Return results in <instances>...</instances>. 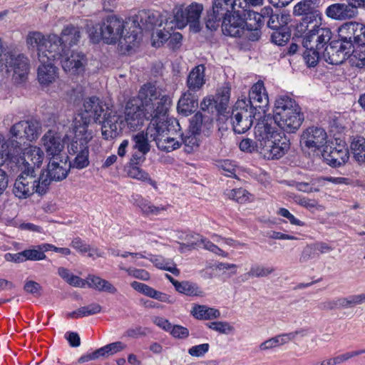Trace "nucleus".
Masks as SVG:
<instances>
[{
	"instance_id": "1",
	"label": "nucleus",
	"mask_w": 365,
	"mask_h": 365,
	"mask_svg": "<svg viewBox=\"0 0 365 365\" xmlns=\"http://www.w3.org/2000/svg\"><path fill=\"white\" fill-rule=\"evenodd\" d=\"M270 118L260 120L255 127L254 142L250 138L243 139L240 143L242 151L252 153L257 151L268 160L282 158L289 149V140L281 133H275L270 128Z\"/></svg>"
},
{
	"instance_id": "2",
	"label": "nucleus",
	"mask_w": 365,
	"mask_h": 365,
	"mask_svg": "<svg viewBox=\"0 0 365 365\" xmlns=\"http://www.w3.org/2000/svg\"><path fill=\"white\" fill-rule=\"evenodd\" d=\"M273 113V116L265 115L261 120L270 118L269 124L275 133H279L275 125L287 133H294L299 129L304 120V115L299 106L294 100L286 96L276 98Z\"/></svg>"
},
{
	"instance_id": "3",
	"label": "nucleus",
	"mask_w": 365,
	"mask_h": 365,
	"mask_svg": "<svg viewBox=\"0 0 365 365\" xmlns=\"http://www.w3.org/2000/svg\"><path fill=\"white\" fill-rule=\"evenodd\" d=\"M128 21H124L116 15H108L103 19L101 25H96L88 31L91 38L94 42L103 40L107 44H114L119 42L122 46H125L128 51L135 46V43H129L125 41V36L130 34Z\"/></svg>"
},
{
	"instance_id": "4",
	"label": "nucleus",
	"mask_w": 365,
	"mask_h": 365,
	"mask_svg": "<svg viewBox=\"0 0 365 365\" xmlns=\"http://www.w3.org/2000/svg\"><path fill=\"white\" fill-rule=\"evenodd\" d=\"M166 19H169L168 14L163 15L153 10L139 11L128 20V26L132 31L125 36V41L137 45L141 39L143 30L150 31L156 26H161Z\"/></svg>"
},
{
	"instance_id": "5",
	"label": "nucleus",
	"mask_w": 365,
	"mask_h": 365,
	"mask_svg": "<svg viewBox=\"0 0 365 365\" xmlns=\"http://www.w3.org/2000/svg\"><path fill=\"white\" fill-rule=\"evenodd\" d=\"M138 98L141 101L140 106L145 108L148 113L156 114L160 119L166 117L171 100L168 96L163 94L155 84H143L138 91Z\"/></svg>"
},
{
	"instance_id": "6",
	"label": "nucleus",
	"mask_w": 365,
	"mask_h": 365,
	"mask_svg": "<svg viewBox=\"0 0 365 365\" xmlns=\"http://www.w3.org/2000/svg\"><path fill=\"white\" fill-rule=\"evenodd\" d=\"M202 11V4L195 2L185 8L176 6L173 10V15L166 19L165 25L168 29H182L189 24L190 31L197 33L201 29L200 18Z\"/></svg>"
},
{
	"instance_id": "7",
	"label": "nucleus",
	"mask_w": 365,
	"mask_h": 365,
	"mask_svg": "<svg viewBox=\"0 0 365 365\" xmlns=\"http://www.w3.org/2000/svg\"><path fill=\"white\" fill-rule=\"evenodd\" d=\"M21 174L16 178L13 192L20 199H26L34 193L45 194L48 190V180L36 175L33 168H21Z\"/></svg>"
},
{
	"instance_id": "8",
	"label": "nucleus",
	"mask_w": 365,
	"mask_h": 365,
	"mask_svg": "<svg viewBox=\"0 0 365 365\" xmlns=\"http://www.w3.org/2000/svg\"><path fill=\"white\" fill-rule=\"evenodd\" d=\"M58 41V36L53 34L45 36L39 31H29L26 37L28 49L36 53L40 62L58 58V47L56 44Z\"/></svg>"
},
{
	"instance_id": "9",
	"label": "nucleus",
	"mask_w": 365,
	"mask_h": 365,
	"mask_svg": "<svg viewBox=\"0 0 365 365\" xmlns=\"http://www.w3.org/2000/svg\"><path fill=\"white\" fill-rule=\"evenodd\" d=\"M245 99H239L235 103L230 115V121L232 129L236 133H244L247 131L253 123V118L256 117L257 113L251 108Z\"/></svg>"
},
{
	"instance_id": "10",
	"label": "nucleus",
	"mask_w": 365,
	"mask_h": 365,
	"mask_svg": "<svg viewBox=\"0 0 365 365\" xmlns=\"http://www.w3.org/2000/svg\"><path fill=\"white\" fill-rule=\"evenodd\" d=\"M124 124L126 123L128 128L131 130L140 129L145 120H150V123L154 120H159L156 114L148 113L142 106L135 105L132 101H129L125 106Z\"/></svg>"
},
{
	"instance_id": "11",
	"label": "nucleus",
	"mask_w": 365,
	"mask_h": 365,
	"mask_svg": "<svg viewBox=\"0 0 365 365\" xmlns=\"http://www.w3.org/2000/svg\"><path fill=\"white\" fill-rule=\"evenodd\" d=\"M41 133V124L39 121L34 119L21 120L11 127L10 133L12 138L6 141L8 143L10 140H14L19 143L17 140L19 139L32 142L38 138ZM19 143L21 148V143Z\"/></svg>"
},
{
	"instance_id": "12",
	"label": "nucleus",
	"mask_w": 365,
	"mask_h": 365,
	"mask_svg": "<svg viewBox=\"0 0 365 365\" xmlns=\"http://www.w3.org/2000/svg\"><path fill=\"white\" fill-rule=\"evenodd\" d=\"M5 66L8 71H13L15 83H21L27 79L30 64L24 54L8 52L5 54Z\"/></svg>"
},
{
	"instance_id": "13",
	"label": "nucleus",
	"mask_w": 365,
	"mask_h": 365,
	"mask_svg": "<svg viewBox=\"0 0 365 365\" xmlns=\"http://www.w3.org/2000/svg\"><path fill=\"white\" fill-rule=\"evenodd\" d=\"M157 126L155 142L158 149L165 152H171L178 149L182 143L170 136V123L167 116L163 119L156 120Z\"/></svg>"
},
{
	"instance_id": "14",
	"label": "nucleus",
	"mask_w": 365,
	"mask_h": 365,
	"mask_svg": "<svg viewBox=\"0 0 365 365\" xmlns=\"http://www.w3.org/2000/svg\"><path fill=\"white\" fill-rule=\"evenodd\" d=\"M21 153L20 143L14 140H10L8 143L0 135V167L19 162L18 155ZM8 178L6 171L0 168V178Z\"/></svg>"
},
{
	"instance_id": "15",
	"label": "nucleus",
	"mask_w": 365,
	"mask_h": 365,
	"mask_svg": "<svg viewBox=\"0 0 365 365\" xmlns=\"http://www.w3.org/2000/svg\"><path fill=\"white\" fill-rule=\"evenodd\" d=\"M71 169L68 163V156L50 159L47 169L41 172V176L48 180V187L52 181H61L65 179Z\"/></svg>"
},
{
	"instance_id": "16",
	"label": "nucleus",
	"mask_w": 365,
	"mask_h": 365,
	"mask_svg": "<svg viewBox=\"0 0 365 365\" xmlns=\"http://www.w3.org/2000/svg\"><path fill=\"white\" fill-rule=\"evenodd\" d=\"M101 123L102 135L106 140H112L121 133L124 127V118L116 111L110 110L104 114Z\"/></svg>"
},
{
	"instance_id": "17",
	"label": "nucleus",
	"mask_w": 365,
	"mask_h": 365,
	"mask_svg": "<svg viewBox=\"0 0 365 365\" xmlns=\"http://www.w3.org/2000/svg\"><path fill=\"white\" fill-rule=\"evenodd\" d=\"M56 60L61 61L62 68L66 73L74 75L83 72L87 64V58L84 53L70 50H67Z\"/></svg>"
},
{
	"instance_id": "18",
	"label": "nucleus",
	"mask_w": 365,
	"mask_h": 365,
	"mask_svg": "<svg viewBox=\"0 0 365 365\" xmlns=\"http://www.w3.org/2000/svg\"><path fill=\"white\" fill-rule=\"evenodd\" d=\"M245 36L252 41H258L261 36V28L264 24L262 9L259 13L250 11H243Z\"/></svg>"
},
{
	"instance_id": "19",
	"label": "nucleus",
	"mask_w": 365,
	"mask_h": 365,
	"mask_svg": "<svg viewBox=\"0 0 365 365\" xmlns=\"http://www.w3.org/2000/svg\"><path fill=\"white\" fill-rule=\"evenodd\" d=\"M332 32L327 27H317L309 29L302 40L304 48H324L331 40Z\"/></svg>"
},
{
	"instance_id": "20",
	"label": "nucleus",
	"mask_w": 365,
	"mask_h": 365,
	"mask_svg": "<svg viewBox=\"0 0 365 365\" xmlns=\"http://www.w3.org/2000/svg\"><path fill=\"white\" fill-rule=\"evenodd\" d=\"M327 138V133L323 128L310 127L302 134L300 144L302 148L315 151L325 145Z\"/></svg>"
},
{
	"instance_id": "21",
	"label": "nucleus",
	"mask_w": 365,
	"mask_h": 365,
	"mask_svg": "<svg viewBox=\"0 0 365 365\" xmlns=\"http://www.w3.org/2000/svg\"><path fill=\"white\" fill-rule=\"evenodd\" d=\"M351 49L340 43V41H332L327 46L322 53V58L329 64L339 65L348 57L350 58Z\"/></svg>"
},
{
	"instance_id": "22",
	"label": "nucleus",
	"mask_w": 365,
	"mask_h": 365,
	"mask_svg": "<svg viewBox=\"0 0 365 365\" xmlns=\"http://www.w3.org/2000/svg\"><path fill=\"white\" fill-rule=\"evenodd\" d=\"M81 34V29L71 24L62 30L61 36H58V41L56 43L58 47V58L67 50H70L71 46L78 43Z\"/></svg>"
},
{
	"instance_id": "23",
	"label": "nucleus",
	"mask_w": 365,
	"mask_h": 365,
	"mask_svg": "<svg viewBox=\"0 0 365 365\" xmlns=\"http://www.w3.org/2000/svg\"><path fill=\"white\" fill-rule=\"evenodd\" d=\"M243 99L247 101V103L249 105L248 108H252V110L256 113L259 108L264 113L269 103V98L264 83L259 81L254 84L250 91L249 98L247 99L245 97Z\"/></svg>"
},
{
	"instance_id": "24",
	"label": "nucleus",
	"mask_w": 365,
	"mask_h": 365,
	"mask_svg": "<svg viewBox=\"0 0 365 365\" xmlns=\"http://www.w3.org/2000/svg\"><path fill=\"white\" fill-rule=\"evenodd\" d=\"M18 158L19 162L11 163V165L14 164L15 166H17V164H20L19 168L24 169L33 168L36 172V169H38L42 165L44 159V153L39 147L30 145L25 148L23 153V158L20 159L19 155ZM11 168L14 169L13 165H11Z\"/></svg>"
},
{
	"instance_id": "25",
	"label": "nucleus",
	"mask_w": 365,
	"mask_h": 365,
	"mask_svg": "<svg viewBox=\"0 0 365 365\" xmlns=\"http://www.w3.org/2000/svg\"><path fill=\"white\" fill-rule=\"evenodd\" d=\"M88 143L72 140L68 145V150L70 155H76L72 161L68 162L71 168L78 170L83 169L89 165Z\"/></svg>"
},
{
	"instance_id": "26",
	"label": "nucleus",
	"mask_w": 365,
	"mask_h": 365,
	"mask_svg": "<svg viewBox=\"0 0 365 365\" xmlns=\"http://www.w3.org/2000/svg\"><path fill=\"white\" fill-rule=\"evenodd\" d=\"M157 123L154 120L148 126L146 131H140L133 135L131 140L133 142V148L143 154H148L150 151V141H155Z\"/></svg>"
},
{
	"instance_id": "27",
	"label": "nucleus",
	"mask_w": 365,
	"mask_h": 365,
	"mask_svg": "<svg viewBox=\"0 0 365 365\" xmlns=\"http://www.w3.org/2000/svg\"><path fill=\"white\" fill-rule=\"evenodd\" d=\"M41 141L50 159L53 158H63L62 153L64 149V143L61 134L53 130H48L42 137Z\"/></svg>"
},
{
	"instance_id": "28",
	"label": "nucleus",
	"mask_w": 365,
	"mask_h": 365,
	"mask_svg": "<svg viewBox=\"0 0 365 365\" xmlns=\"http://www.w3.org/2000/svg\"><path fill=\"white\" fill-rule=\"evenodd\" d=\"M244 20L240 11H234L223 19L222 31L225 35L232 37L245 36Z\"/></svg>"
},
{
	"instance_id": "29",
	"label": "nucleus",
	"mask_w": 365,
	"mask_h": 365,
	"mask_svg": "<svg viewBox=\"0 0 365 365\" xmlns=\"http://www.w3.org/2000/svg\"><path fill=\"white\" fill-rule=\"evenodd\" d=\"M91 123L90 118L84 113H78L73 120L72 129L74 137L72 140L88 143L93 138V133L88 129Z\"/></svg>"
},
{
	"instance_id": "30",
	"label": "nucleus",
	"mask_w": 365,
	"mask_h": 365,
	"mask_svg": "<svg viewBox=\"0 0 365 365\" xmlns=\"http://www.w3.org/2000/svg\"><path fill=\"white\" fill-rule=\"evenodd\" d=\"M349 152L344 145L326 146L323 152V158L327 163L333 167H339L348 160Z\"/></svg>"
},
{
	"instance_id": "31",
	"label": "nucleus",
	"mask_w": 365,
	"mask_h": 365,
	"mask_svg": "<svg viewBox=\"0 0 365 365\" xmlns=\"http://www.w3.org/2000/svg\"><path fill=\"white\" fill-rule=\"evenodd\" d=\"M262 18L264 21L267 19V26L273 30H277L286 26L290 21V15L286 13H274L269 7L262 8Z\"/></svg>"
},
{
	"instance_id": "32",
	"label": "nucleus",
	"mask_w": 365,
	"mask_h": 365,
	"mask_svg": "<svg viewBox=\"0 0 365 365\" xmlns=\"http://www.w3.org/2000/svg\"><path fill=\"white\" fill-rule=\"evenodd\" d=\"M357 14L352 6L349 4L336 3L329 6L326 9L328 17L334 20H346L354 18Z\"/></svg>"
},
{
	"instance_id": "33",
	"label": "nucleus",
	"mask_w": 365,
	"mask_h": 365,
	"mask_svg": "<svg viewBox=\"0 0 365 365\" xmlns=\"http://www.w3.org/2000/svg\"><path fill=\"white\" fill-rule=\"evenodd\" d=\"M52 61L48 59L44 62H41V65L38 68L37 78L42 86H48L58 78V68L52 64Z\"/></svg>"
},
{
	"instance_id": "34",
	"label": "nucleus",
	"mask_w": 365,
	"mask_h": 365,
	"mask_svg": "<svg viewBox=\"0 0 365 365\" xmlns=\"http://www.w3.org/2000/svg\"><path fill=\"white\" fill-rule=\"evenodd\" d=\"M103 103L99 98L96 96H91L86 98L83 101L84 114L86 117L93 118L96 123L101 120V118L104 113Z\"/></svg>"
},
{
	"instance_id": "35",
	"label": "nucleus",
	"mask_w": 365,
	"mask_h": 365,
	"mask_svg": "<svg viewBox=\"0 0 365 365\" xmlns=\"http://www.w3.org/2000/svg\"><path fill=\"white\" fill-rule=\"evenodd\" d=\"M198 107V96L189 90L185 92L178 103V110L185 116L193 113Z\"/></svg>"
},
{
	"instance_id": "36",
	"label": "nucleus",
	"mask_w": 365,
	"mask_h": 365,
	"mask_svg": "<svg viewBox=\"0 0 365 365\" xmlns=\"http://www.w3.org/2000/svg\"><path fill=\"white\" fill-rule=\"evenodd\" d=\"M205 67L202 64H200L191 70L187 78V86L189 90L197 91L202 88L205 83Z\"/></svg>"
},
{
	"instance_id": "37",
	"label": "nucleus",
	"mask_w": 365,
	"mask_h": 365,
	"mask_svg": "<svg viewBox=\"0 0 365 365\" xmlns=\"http://www.w3.org/2000/svg\"><path fill=\"white\" fill-rule=\"evenodd\" d=\"M86 282L90 288L98 292L109 294L117 292V289L110 282L94 274H89L86 279Z\"/></svg>"
},
{
	"instance_id": "38",
	"label": "nucleus",
	"mask_w": 365,
	"mask_h": 365,
	"mask_svg": "<svg viewBox=\"0 0 365 365\" xmlns=\"http://www.w3.org/2000/svg\"><path fill=\"white\" fill-rule=\"evenodd\" d=\"M134 203L140 210L142 214L145 216L158 215L161 212L166 210L165 206H155L149 200L140 196L135 200Z\"/></svg>"
},
{
	"instance_id": "39",
	"label": "nucleus",
	"mask_w": 365,
	"mask_h": 365,
	"mask_svg": "<svg viewBox=\"0 0 365 365\" xmlns=\"http://www.w3.org/2000/svg\"><path fill=\"white\" fill-rule=\"evenodd\" d=\"M125 171L128 177L140 180L142 182H148L155 189L158 188L157 182L150 178L149 174L147 172L142 170L136 165L128 164L125 167Z\"/></svg>"
},
{
	"instance_id": "40",
	"label": "nucleus",
	"mask_w": 365,
	"mask_h": 365,
	"mask_svg": "<svg viewBox=\"0 0 365 365\" xmlns=\"http://www.w3.org/2000/svg\"><path fill=\"white\" fill-rule=\"evenodd\" d=\"M354 29V21L344 23L338 29L340 43H344V45L349 47L350 49H351L353 46Z\"/></svg>"
},
{
	"instance_id": "41",
	"label": "nucleus",
	"mask_w": 365,
	"mask_h": 365,
	"mask_svg": "<svg viewBox=\"0 0 365 365\" xmlns=\"http://www.w3.org/2000/svg\"><path fill=\"white\" fill-rule=\"evenodd\" d=\"M293 186L299 191L310 193L318 192L320 187L324 186V180L318 178L312 179L309 182H294Z\"/></svg>"
},
{
	"instance_id": "42",
	"label": "nucleus",
	"mask_w": 365,
	"mask_h": 365,
	"mask_svg": "<svg viewBox=\"0 0 365 365\" xmlns=\"http://www.w3.org/2000/svg\"><path fill=\"white\" fill-rule=\"evenodd\" d=\"M101 309L102 307L100 304L92 303L88 306L81 307L73 312H69L66 316L68 318L78 319L100 313Z\"/></svg>"
},
{
	"instance_id": "43",
	"label": "nucleus",
	"mask_w": 365,
	"mask_h": 365,
	"mask_svg": "<svg viewBox=\"0 0 365 365\" xmlns=\"http://www.w3.org/2000/svg\"><path fill=\"white\" fill-rule=\"evenodd\" d=\"M192 315L198 319L209 320L220 317L219 310L205 305H197L192 310Z\"/></svg>"
},
{
	"instance_id": "44",
	"label": "nucleus",
	"mask_w": 365,
	"mask_h": 365,
	"mask_svg": "<svg viewBox=\"0 0 365 365\" xmlns=\"http://www.w3.org/2000/svg\"><path fill=\"white\" fill-rule=\"evenodd\" d=\"M211 11L224 19L233 12L232 0H213Z\"/></svg>"
},
{
	"instance_id": "45",
	"label": "nucleus",
	"mask_w": 365,
	"mask_h": 365,
	"mask_svg": "<svg viewBox=\"0 0 365 365\" xmlns=\"http://www.w3.org/2000/svg\"><path fill=\"white\" fill-rule=\"evenodd\" d=\"M351 150L354 158L360 163H365V139L356 138L351 143Z\"/></svg>"
},
{
	"instance_id": "46",
	"label": "nucleus",
	"mask_w": 365,
	"mask_h": 365,
	"mask_svg": "<svg viewBox=\"0 0 365 365\" xmlns=\"http://www.w3.org/2000/svg\"><path fill=\"white\" fill-rule=\"evenodd\" d=\"M71 246L81 254L88 252V257H93V255L98 257H102L98 249L91 248V246L82 240L80 237L74 238L71 243Z\"/></svg>"
},
{
	"instance_id": "47",
	"label": "nucleus",
	"mask_w": 365,
	"mask_h": 365,
	"mask_svg": "<svg viewBox=\"0 0 365 365\" xmlns=\"http://www.w3.org/2000/svg\"><path fill=\"white\" fill-rule=\"evenodd\" d=\"M307 330L305 329H300L289 333L279 334L274 336L277 346H282L294 340L297 336L305 337L307 335Z\"/></svg>"
},
{
	"instance_id": "48",
	"label": "nucleus",
	"mask_w": 365,
	"mask_h": 365,
	"mask_svg": "<svg viewBox=\"0 0 365 365\" xmlns=\"http://www.w3.org/2000/svg\"><path fill=\"white\" fill-rule=\"evenodd\" d=\"M302 19L300 26L306 28L308 31L314 29L317 27H320L319 24L321 21V14L318 10H314L305 15Z\"/></svg>"
},
{
	"instance_id": "49",
	"label": "nucleus",
	"mask_w": 365,
	"mask_h": 365,
	"mask_svg": "<svg viewBox=\"0 0 365 365\" xmlns=\"http://www.w3.org/2000/svg\"><path fill=\"white\" fill-rule=\"evenodd\" d=\"M349 62L352 66L359 68H365V43L353 51Z\"/></svg>"
},
{
	"instance_id": "50",
	"label": "nucleus",
	"mask_w": 365,
	"mask_h": 365,
	"mask_svg": "<svg viewBox=\"0 0 365 365\" xmlns=\"http://www.w3.org/2000/svg\"><path fill=\"white\" fill-rule=\"evenodd\" d=\"M176 290L188 296H203V291L196 284L190 282H180Z\"/></svg>"
},
{
	"instance_id": "51",
	"label": "nucleus",
	"mask_w": 365,
	"mask_h": 365,
	"mask_svg": "<svg viewBox=\"0 0 365 365\" xmlns=\"http://www.w3.org/2000/svg\"><path fill=\"white\" fill-rule=\"evenodd\" d=\"M196 133L192 131V133H188L181 136V143L184 144L185 150L187 153L193 152L199 146V140Z\"/></svg>"
},
{
	"instance_id": "52",
	"label": "nucleus",
	"mask_w": 365,
	"mask_h": 365,
	"mask_svg": "<svg viewBox=\"0 0 365 365\" xmlns=\"http://www.w3.org/2000/svg\"><path fill=\"white\" fill-rule=\"evenodd\" d=\"M274 272L272 267H265L262 264H254L246 274L249 277H266Z\"/></svg>"
},
{
	"instance_id": "53",
	"label": "nucleus",
	"mask_w": 365,
	"mask_h": 365,
	"mask_svg": "<svg viewBox=\"0 0 365 365\" xmlns=\"http://www.w3.org/2000/svg\"><path fill=\"white\" fill-rule=\"evenodd\" d=\"M290 36L289 31L284 26L282 29L274 30L271 35V39L274 43L281 46L289 39Z\"/></svg>"
},
{
	"instance_id": "54",
	"label": "nucleus",
	"mask_w": 365,
	"mask_h": 365,
	"mask_svg": "<svg viewBox=\"0 0 365 365\" xmlns=\"http://www.w3.org/2000/svg\"><path fill=\"white\" fill-rule=\"evenodd\" d=\"M320 310L322 311H331L336 309L344 308L342 303V297H338L336 299H327L318 305Z\"/></svg>"
},
{
	"instance_id": "55",
	"label": "nucleus",
	"mask_w": 365,
	"mask_h": 365,
	"mask_svg": "<svg viewBox=\"0 0 365 365\" xmlns=\"http://www.w3.org/2000/svg\"><path fill=\"white\" fill-rule=\"evenodd\" d=\"M227 195L239 203H245L249 200L250 193L243 188L233 189L227 193Z\"/></svg>"
},
{
	"instance_id": "56",
	"label": "nucleus",
	"mask_w": 365,
	"mask_h": 365,
	"mask_svg": "<svg viewBox=\"0 0 365 365\" xmlns=\"http://www.w3.org/2000/svg\"><path fill=\"white\" fill-rule=\"evenodd\" d=\"M304 58L309 67L315 66L319 58V50L317 48H305Z\"/></svg>"
},
{
	"instance_id": "57",
	"label": "nucleus",
	"mask_w": 365,
	"mask_h": 365,
	"mask_svg": "<svg viewBox=\"0 0 365 365\" xmlns=\"http://www.w3.org/2000/svg\"><path fill=\"white\" fill-rule=\"evenodd\" d=\"M312 0H304L299 2L294 8V14L297 16L305 15L314 11Z\"/></svg>"
},
{
	"instance_id": "58",
	"label": "nucleus",
	"mask_w": 365,
	"mask_h": 365,
	"mask_svg": "<svg viewBox=\"0 0 365 365\" xmlns=\"http://www.w3.org/2000/svg\"><path fill=\"white\" fill-rule=\"evenodd\" d=\"M120 269L125 270L126 272L130 275L135 278L141 279V280H148L150 278L149 273L144 270L140 269H135V268H125V267L123 265V263H120L118 265Z\"/></svg>"
},
{
	"instance_id": "59",
	"label": "nucleus",
	"mask_w": 365,
	"mask_h": 365,
	"mask_svg": "<svg viewBox=\"0 0 365 365\" xmlns=\"http://www.w3.org/2000/svg\"><path fill=\"white\" fill-rule=\"evenodd\" d=\"M222 20L223 21V18L212 11H209L205 18V26L210 31H216L219 28Z\"/></svg>"
},
{
	"instance_id": "60",
	"label": "nucleus",
	"mask_w": 365,
	"mask_h": 365,
	"mask_svg": "<svg viewBox=\"0 0 365 365\" xmlns=\"http://www.w3.org/2000/svg\"><path fill=\"white\" fill-rule=\"evenodd\" d=\"M365 302V293L342 297L344 308L352 307Z\"/></svg>"
},
{
	"instance_id": "61",
	"label": "nucleus",
	"mask_w": 365,
	"mask_h": 365,
	"mask_svg": "<svg viewBox=\"0 0 365 365\" xmlns=\"http://www.w3.org/2000/svg\"><path fill=\"white\" fill-rule=\"evenodd\" d=\"M354 42L362 45L365 41V25L356 21H354Z\"/></svg>"
},
{
	"instance_id": "62",
	"label": "nucleus",
	"mask_w": 365,
	"mask_h": 365,
	"mask_svg": "<svg viewBox=\"0 0 365 365\" xmlns=\"http://www.w3.org/2000/svg\"><path fill=\"white\" fill-rule=\"evenodd\" d=\"M43 250H25L24 256L26 260L38 261L46 259V256L44 254Z\"/></svg>"
},
{
	"instance_id": "63",
	"label": "nucleus",
	"mask_w": 365,
	"mask_h": 365,
	"mask_svg": "<svg viewBox=\"0 0 365 365\" xmlns=\"http://www.w3.org/2000/svg\"><path fill=\"white\" fill-rule=\"evenodd\" d=\"M362 354H365V349H361V350H357V351H350V352H346V353H344L343 354H341V355H339V356L334 357V363H335V365H337V364L344 363V361L350 359L352 357L357 356Z\"/></svg>"
},
{
	"instance_id": "64",
	"label": "nucleus",
	"mask_w": 365,
	"mask_h": 365,
	"mask_svg": "<svg viewBox=\"0 0 365 365\" xmlns=\"http://www.w3.org/2000/svg\"><path fill=\"white\" fill-rule=\"evenodd\" d=\"M210 328L222 334H228L233 331L234 328L227 322H212Z\"/></svg>"
}]
</instances>
